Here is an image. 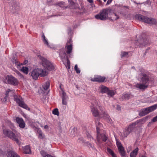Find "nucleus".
<instances>
[{
  "label": "nucleus",
  "mask_w": 157,
  "mask_h": 157,
  "mask_svg": "<svg viewBox=\"0 0 157 157\" xmlns=\"http://www.w3.org/2000/svg\"><path fill=\"white\" fill-rule=\"evenodd\" d=\"M115 94L114 91L113 90H108L107 92L108 96L111 97L113 96Z\"/></svg>",
  "instance_id": "obj_32"
},
{
  "label": "nucleus",
  "mask_w": 157,
  "mask_h": 157,
  "mask_svg": "<svg viewBox=\"0 0 157 157\" xmlns=\"http://www.w3.org/2000/svg\"><path fill=\"white\" fill-rule=\"evenodd\" d=\"M31 75L34 79H37L40 76L38 68L33 70L31 73Z\"/></svg>",
  "instance_id": "obj_16"
},
{
  "label": "nucleus",
  "mask_w": 157,
  "mask_h": 157,
  "mask_svg": "<svg viewBox=\"0 0 157 157\" xmlns=\"http://www.w3.org/2000/svg\"><path fill=\"white\" fill-rule=\"evenodd\" d=\"M89 145L91 147H93V145H92L90 144H89Z\"/></svg>",
  "instance_id": "obj_58"
},
{
  "label": "nucleus",
  "mask_w": 157,
  "mask_h": 157,
  "mask_svg": "<svg viewBox=\"0 0 157 157\" xmlns=\"http://www.w3.org/2000/svg\"><path fill=\"white\" fill-rule=\"evenodd\" d=\"M112 157H117L116 154L115 153H113V155H111Z\"/></svg>",
  "instance_id": "obj_53"
},
{
  "label": "nucleus",
  "mask_w": 157,
  "mask_h": 157,
  "mask_svg": "<svg viewBox=\"0 0 157 157\" xmlns=\"http://www.w3.org/2000/svg\"><path fill=\"white\" fill-rule=\"evenodd\" d=\"M42 37L43 38V41L44 43L46 44L48 46H49V44L48 41V40L47 39H46L45 38V37L44 34L43 33L42 36Z\"/></svg>",
  "instance_id": "obj_31"
},
{
  "label": "nucleus",
  "mask_w": 157,
  "mask_h": 157,
  "mask_svg": "<svg viewBox=\"0 0 157 157\" xmlns=\"http://www.w3.org/2000/svg\"><path fill=\"white\" fill-rule=\"evenodd\" d=\"M112 0H108L107 2V4H110L111 2H112Z\"/></svg>",
  "instance_id": "obj_47"
},
{
  "label": "nucleus",
  "mask_w": 157,
  "mask_h": 157,
  "mask_svg": "<svg viewBox=\"0 0 157 157\" xmlns=\"http://www.w3.org/2000/svg\"><path fill=\"white\" fill-rule=\"evenodd\" d=\"M13 63H17V61H16V60H13Z\"/></svg>",
  "instance_id": "obj_57"
},
{
  "label": "nucleus",
  "mask_w": 157,
  "mask_h": 157,
  "mask_svg": "<svg viewBox=\"0 0 157 157\" xmlns=\"http://www.w3.org/2000/svg\"><path fill=\"white\" fill-rule=\"evenodd\" d=\"M7 122L8 124L9 125L12 124H11V122L9 120H7Z\"/></svg>",
  "instance_id": "obj_49"
},
{
  "label": "nucleus",
  "mask_w": 157,
  "mask_h": 157,
  "mask_svg": "<svg viewBox=\"0 0 157 157\" xmlns=\"http://www.w3.org/2000/svg\"><path fill=\"white\" fill-rule=\"evenodd\" d=\"M140 43L142 45L144 46H147L150 44V42L149 40L147 39H144L140 40Z\"/></svg>",
  "instance_id": "obj_19"
},
{
  "label": "nucleus",
  "mask_w": 157,
  "mask_h": 157,
  "mask_svg": "<svg viewBox=\"0 0 157 157\" xmlns=\"http://www.w3.org/2000/svg\"><path fill=\"white\" fill-rule=\"evenodd\" d=\"M17 122L19 126L21 128H23L25 126V123L22 118L17 117L16 119Z\"/></svg>",
  "instance_id": "obj_17"
},
{
  "label": "nucleus",
  "mask_w": 157,
  "mask_h": 157,
  "mask_svg": "<svg viewBox=\"0 0 157 157\" xmlns=\"http://www.w3.org/2000/svg\"><path fill=\"white\" fill-rule=\"evenodd\" d=\"M97 1H98L99 2H100V0H97Z\"/></svg>",
  "instance_id": "obj_61"
},
{
  "label": "nucleus",
  "mask_w": 157,
  "mask_h": 157,
  "mask_svg": "<svg viewBox=\"0 0 157 157\" xmlns=\"http://www.w3.org/2000/svg\"><path fill=\"white\" fill-rule=\"evenodd\" d=\"M44 137V135L42 133L40 132L39 133V138L41 139H43Z\"/></svg>",
  "instance_id": "obj_38"
},
{
  "label": "nucleus",
  "mask_w": 157,
  "mask_h": 157,
  "mask_svg": "<svg viewBox=\"0 0 157 157\" xmlns=\"http://www.w3.org/2000/svg\"><path fill=\"white\" fill-rule=\"evenodd\" d=\"M52 113L55 115L59 116V113L58 109L57 108L54 109L52 111Z\"/></svg>",
  "instance_id": "obj_34"
},
{
  "label": "nucleus",
  "mask_w": 157,
  "mask_h": 157,
  "mask_svg": "<svg viewBox=\"0 0 157 157\" xmlns=\"http://www.w3.org/2000/svg\"><path fill=\"white\" fill-rule=\"evenodd\" d=\"M100 110L101 112L100 117H102L104 119L108 121L109 122H111V120L106 112L105 111L104 108L101 107V108H100Z\"/></svg>",
  "instance_id": "obj_13"
},
{
  "label": "nucleus",
  "mask_w": 157,
  "mask_h": 157,
  "mask_svg": "<svg viewBox=\"0 0 157 157\" xmlns=\"http://www.w3.org/2000/svg\"><path fill=\"white\" fill-rule=\"evenodd\" d=\"M128 55V53L127 52H122V54L121 55V57H124V56H126Z\"/></svg>",
  "instance_id": "obj_41"
},
{
  "label": "nucleus",
  "mask_w": 157,
  "mask_h": 157,
  "mask_svg": "<svg viewBox=\"0 0 157 157\" xmlns=\"http://www.w3.org/2000/svg\"><path fill=\"white\" fill-rule=\"evenodd\" d=\"M113 16H116V18H115V19H118V18H119V17H118V16H117L116 15V14H115V13H114V14L113 15Z\"/></svg>",
  "instance_id": "obj_50"
},
{
  "label": "nucleus",
  "mask_w": 157,
  "mask_h": 157,
  "mask_svg": "<svg viewBox=\"0 0 157 157\" xmlns=\"http://www.w3.org/2000/svg\"><path fill=\"white\" fill-rule=\"evenodd\" d=\"M149 113L155 110L157 108V104H155L152 106L146 108Z\"/></svg>",
  "instance_id": "obj_22"
},
{
  "label": "nucleus",
  "mask_w": 157,
  "mask_h": 157,
  "mask_svg": "<svg viewBox=\"0 0 157 157\" xmlns=\"http://www.w3.org/2000/svg\"><path fill=\"white\" fill-rule=\"evenodd\" d=\"M106 0H103L104 1V2H106Z\"/></svg>",
  "instance_id": "obj_60"
},
{
  "label": "nucleus",
  "mask_w": 157,
  "mask_h": 157,
  "mask_svg": "<svg viewBox=\"0 0 157 157\" xmlns=\"http://www.w3.org/2000/svg\"><path fill=\"white\" fill-rule=\"evenodd\" d=\"M87 1L89 2L90 3H92L93 2V0H87Z\"/></svg>",
  "instance_id": "obj_54"
},
{
  "label": "nucleus",
  "mask_w": 157,
  "mask_h": 157,
  "mask_svg": "<svg viewBox=\"0 0 157 157\" xmlns=\"http://www.w3.org/2000/svg\"><path fill=\"white\" fill-rule=\"evenodd\" d=\"M130 132L127 128L124 130V132L121 134L122 136L125 138L130 133Z\"/></svg>",
  "instance_id": "obj_28"
},
{
  "label": "nucleus",
  "mask_w": 157,
  "mask_h": 157,
  "mask_svg": "<svg viewBox=\"0 0 157 157\" xmlns=\"http://www.w3.org/2000/svg\"><path fill=\"white\" fill-rule=\"evenodd\" d=\"M15 72L17 75L20 76L21 78H23V75H21L19 71L16 70L15 71Z\"/></svg>",
  "instance_id": "obj_42"
},
{
  "label": "nucleus",
  "mask_w": 157,
  "mask_h": 157,
  "mask_svg": "<svg viewBox=\"0 0 157 157\" xmlns=\"http://www.w3.org/2000/svg\"><path fill=\"white\" fill-rule=\"evenodd\" d=\"M77 129L75 128H71L69 131L70 133L71 136L74 137L75 136V134L76 133Z\"/></svg>",
  "instance_id": "obj_25"
},
{
  "label": "nucleus",
  "mask_w": 157,
  "mask_h": 157,
  "mask_svg": "<svg viewBox=\"0 0 157 157\" xmlns=\"http://www.w3.org/2000/svg\"><path fill=\"white\" fill-rule=\"evenodd\" d=\"M156 121H157V116L153 117L151 121L152 122H155Z\"/></svg>",
  "instance_id": "obj_44"
},
{
  "label": "nucleus",
  "mask_w": 157,
  "mask_h": 157,
  "mask_svg": "<svg viewBox=\"0 0 157 157\" xmlns=\"http://www.w3.org/2000/svg\"><path fill=\"white\" fill-rule=\"evenodd\" d=\"M14 91L13 90H11L10 89H8L6 91V96H8L9 95V93H13Z\"/></svg>",
  "instance_id": "obj_39"
},
{
  "label": "nucleus",
  "mask_w": 157,
  "mask_h": 157,
  "mask_svg": "<svg viewBox=\"0 0 157 157\" xmlns=\"http://www.w3.org/2000/svg\"><path fill=\"white\" fill-rule=\"evenodd\" d=\"M67 96L66 95V93L64 92L63 91L62 95V104L64 105H66L67 104V102L66 101L67 98Z\"/></svg>",
  "instance_id": "obj_21"
},
{
  "label": "nucleus",
  "mask_w": 157,
  "mask_h": 157,
  "mask_svg": "<svg viewBox=\"0 0 157 157\" xmlns=\"http://www.w3.org/2000/svg\"><path fill=\"white\" fill-rule=\"evenodd\" d=\"M91 105L90 106L91 111L93 116L97 117L100 116L99 112L96 106H98L100 109L101 108L99 103L97 100H95L91 103Z\"/></svg>",
  "instance_id": "obj_4"
},
{
  "label": "nucleus",
  "mask_w": 157,
  "mask_h": 157,
  "mask_svg": "<svg viewBox=\"0 0 157 157\" xmlns=\"http://www.w3.org/2000/svg\"><path fill=\"white\" fill-rule=\"evenodd\" d=\"M21 71L23 73L27 74L28 72V68L26 67H23L21 69Z\"/></svg>",
  "instance_id": "obj_33"
},
{
  "label": "nucleus",
  "mask_w": 157,
  "mask_h": 157,
  "mask_svg": "<svg viewBox=\"0 0 157 157\" xmlns=\"http://www.w3.org/2000/svg\"><path fill=\"white\" fill-rule=\"evenodd\" d=\"M68 2H70V3L72 5H73L74 4V3L72 1V0H68Z\"/></svg>",
  "instance_id": "obj_48"
},
{
  "label": "nucleus",
  "mask_w": 157,
  "mask_h": 157,
  "mask_svg": "<svg viewBox=\"0 0 157 157\" xmlns=\"http://www.w3.org/2000/svg\"><path fill=\"white\" fill-rule=\"evenodd\" d=\"M14 100L16 101L19 106L27 110H29V108L25 103L21 97L20 96L18 97L17 96H14Z\"/></svg>",
  "instance_id": "obj_10"
},
{
  "label": "nucleus",
  "mask_w": 157,
  "mask_h": 157,
  "mask_svg": "<svg viewBox=\"0 0 157 157\" xmlns=\"http://www.w3.org/2000/svg\"><path fill=\"white\" fill-rule=\"evenodd\" d=\"M117 109L118 110H120L121 109L120 106L119 105H117Z\"/></svg>",
  "instance_id": "obj_52"
},
{
  "label": "nucleus",
  "mask_w": 157,
  "mask_h": 157,
  "mask_svg": "<svg viewBox=\"0 0 157 157\" xmlns=\"http://www.w3.org/2000/svg\"><path fill=\"white\" fill-rule=\"evenodd\" d=\"M135 18L140 21L149 24H155L157 22L155 19L149 18L140 14H136L135 16Z\"/></svg>",
  "instance_id": "obj_3"
},
{
  "label": "nucleus",
  "mask_w": 157,
  "mask_h": 157,
  "mask_svg": "<svg viewBox=\"0 0 157 157\" xmlns=\"http://www.w3.org/2000/svg\"><path fill=\"white\" fill-rule=\"evenodd\" d=\"M72 41L71 39H70L68 40L67 42V44L65 47V50L64 49H61L59 51V53L60 52L61 50L62 49H63L65 52L66 54V55L67 56V55H68L69 56V55L71 53L72 50Z\"/></svg>",
  "instance_id": "obj_9"
},
{
  "label": "nucleus",
  "mask_w": 157,
  "mask_h": 157,
  "mask_svg": "<svg viewBox=\"0 0 157 157\" xmlns=\"http://www.w3.org/2000/svg\"><path fill=\"white\" fill-rule=\"evenodd\" d=\"M40 76L41 77H44L46 76L48 74V72L45 69L43 70L41 68H38Z\"/></svg>",
  "instance_id": "obj_20"
},
{
  "label": "nucleus",
  "mask_w": 157,
  "mask_h": 157,
  "mask_svg": "<svg viewBox=\"0 0 157 157\" xmlns=\"http://www.w3.org/2000/svg\"><path fill=\"white\" fill-rule=\"evenodd\" d=\"M87 138H88V139H89L90 140H91V139H93L91 137V135L89 134H87Z\"/></svg>",
  "instance_id": "obj_46"
},
{
  "label": "nucleus",
  "mask_w": 157,
  "mask_h": 157,
  "mask_svg": "<svg viewBox=\"0 0 157 157\" xmlns=\"http://www.w3.org/2000/svg\"><path fill=\"white\" fill-rule=\"evenodd\" d=\"M59 88L62 90H63V89L62 88V84H60Z\"/></svg>",
  "instance_id": "obj_56"
},
{
  "label": "nucleus",
  "mask_w": 157,
  "mask_h": 157,
  "mask_svg": "<svg viewBox=\"0 0 157 157\" xmlns=\"http://www.w3.org/2000/svg\"><path fill=\"white\" fill-rule=\"evenodd\" d=\"M75 70L77 73L79 74L80 72V70L78 68L77 65L76 64L75 66Z\"/></svg>",
  "instance_id": "obj_35"
},
{
  "label": "nucleus",
  "mask_w": 157,
  "mask_h": 157,
  "mask_svg": "<svg viewBox=\"0 0 157 157\" xmlns=\"http://www.w3.org/2000/svg\"><path fill=\"white\" fill-rule=\"evenodd\" d=\"M141 157H146V156H144V155H143L142 156H141Z\"/></svg>",
  "instance_id": "obj_59"
},
{
  "label": "nucleus",
  "mask_w": 157,
  "mask_h": 157,
  "mask_svg": "<svg viewBox=\"0 0 157 157\" xmlns=\"http://www.w3.org/2000/svg\"><path fill=\"white\" fill-rule=\"evenodd\" d=\"M44 128L45 129H48L49 128V127L47 125H45L44 126Z\"/></svg>",
  "instance_id": "obj_51"
},
{
  "label": "nucleus",
  "mask_w": 157,
  "mask_h": 157,
  "mask_svg": "<svg viewBox=\"0 0 157 157\" xmlns=\"http://www.w3.org/2000/svg\"><path fill=\"white\" fill-rule=\"evenodd\" d=\"M149 79V77L146 74L142 73L140 75L139 78V81L141 83L136 84L135 86L140 90H144L148 87L150 82Z\"/></svg>",
  "instance_id": "obj_1"
},
{
  "label": "nucleus",
  "mask_w": 157,
  "mask_h": 157,
  "mask_svg": "<svg viewBox=\"0 0 157 157\" xmlns=\"http://www.w3.org/2000/svg\"><path fill=\"white\" fill-rule=\"evenodd\" d=\"M148 116L144 118L137 120L135 122L132 123L130 124L127 128V129L131 132L133 131L136 128V125H140L144 124L147 120L148 118Z\"/></svg>",
  "instance_id": "obj_5"
},
{
  "label": "nucleus",
  "mask_w": 157,
  "mask_h": 157,
  "mask_svg": "<svg viewBox=\"0 0 157 157\" xmlns=\"http://www.w3.org/2000/svg\"><path fill=\"white\" fill-rule=\"evenodd\" d=\"M116 141L117 145L119 152L121 156H124L125 155V153L124 147L120 142L117 140H116Z\"/></svg>",
  "instance_id": "obj_14"
},
{
  "label": "nucleus",
  "mask_w": 157,
  "mask_h": 157,
  "mask_svg": "<svg viewBox=\"0 0 157 157\" xmlns=\"http://www.w3.org/2000/svg\"><path fill=\"white\" fill-rule=\"evenodd\" d=\"M4 81L6 83L13 86L17 85L18 83V80L12 75L6 76L5 79H4Z\"/></svg>",
  "instance_id": "obj_7"
},
{
  "label": "nucleus",
  "mask_w": 157,
  "mask_h": 157,
  "mask_svg": "<svg viewBox=\"0 0 157 157\" xmlns=\"http://www.w3.org/2000/svg\"><path fill=\"white\" fill-rule=\"evenodd\" d=\"M109 9H104L101 10L99 14L95 15V18L102 20H106L108 17Z\"/></svg>",
  "instance_id": "obj_8"
},
{
  "label": "nucleus",
  "mask_w": 157,
  "mask_h": 157,
  "mask_svg": "<svg viewBox=\"0 0 157 157\" xmlns=\"http://www.w3.org/2000/svg\"><path fill=\"white\" fill-rule=\"evenodd\" d=\"M15 72L17 75L20 76L21 78H23V75H21L19 71L16 70L15 71Z\"/></svg>",
  "instance_id": "obj_43"
},
{
  "label": "nucleus",
  "mask_w": 157,
  "mask_h": 157,
  "mask_svg": "<svg viewBox=\"0 0 157 157\" xmlns=\"http://www.w3.org/2000/svg\"><path fill=\"white\" fill-rule=\"evenodd\" d=\"M38 57L42 61V65L45 69L48 71H51L54 69L53 65L48 60L41 56H38Z\"/></svg>",
  "instance_id": "obj_6"
},
{
  "label": "nucleus",
  "mask_w": 157,
  "mask_h": 157,
  "mask_svg": "<svg viewBox=\"0 0 157 157\" xmlns=\"http://www.w3.org/2000/svg\"><path fill=\"white\" fill-rule=\"evenodd\" d=\"M14 132L15 133L7 129H4L3 131V134L5 136L15 141L17 143H18L19 139L20 137V134L19 133L15 131Z\"/></svg>",
  "instance_id": "obj_2"
},
{
  "label": "nucleus",
  "mask_w": 157,
  "mask_h": 157,
  "mask_svg": "<svg viewBox=\"0 0 157 157\" xmlns=\"http://www.w3.org/2000/svg\"><path fill=\"white\" fill-rule=\"evenodd\" d=\"M138 148L136 147L130 153V157H136L138 153Z\"/></svg>",
  "instance_id": "obj_23"
},
{
  "label": "nucleus",
  "mask_w": 157,
  "mask_h": 157,
  "mask_svg": "<svg viewBox=\"0 0 157 157\" xmlns=\"http://www.w3.org/2000/svg\"><path fill=\"white\" fill-rule=\"evenodd\" d=\"M149 113L147 108L143 109L140 113V115L142 116H143Z\"/></svg>",
  "instance_id": "obj_27"
},
{
  "label": "nucleus",
  "mask_w": 157,
  "mask_h": 157,
  "mask_svg": "<svg viewBox=\"0 0 157 157\" xmlns=\"http://www.w3.org/2000/svg\"><path fill=\"white\" fill-rule=\"evenodd\" d=\"M13 8H14V9L16 11L20 9L19 6L18 5H16V7L14 6Z\"/></svg>",
  "instance_id": "obj_45"
},
{
  "label": "nucleus",
  "mask_w": 157,
  "mask_h": 157,
  "mask_svg": "<svg viewBox=\"0 0 157 157\" xmlns=\"http://www.w3.org/2000/svg\"><path fill=\"white\" fill-rule=\"evenodd\" d=\"M1 151L0 150V153L1 152Z\"/></svg>",
  "instance_id": "obj_62"
},
{
  "label": "nucleus",
  "mask_w": 157,
  "mask_h": 157,
  "mask_svg": "<svg viewBox=\"0 0 157 157\" xmlns=\"http://www.w3.org/2000/svg\"><path fill=\"white\" fill-rule=\"evenodd\" d=\"M7 157H20L17 154L13 151H10L7 154Z\"/></svg>",
  "instance_id": "obj_18"
},
{
  "label": "nucleus",
  "mask_w": 157,
  "mask_h": 157,
  "mask_svg": "<svg viewBox=\"0 0 157 157\" xmlns=\"http://www.w3.org/2000/svg\"><path fill=\"white\" fill-rule=\"evenodd\" d=\"M50 86V82L49 81H47L43 85V89L45 90H47Z\"/></svg>",
  "instance_id": "obj_30"
},
{
  "label": "nucleus",
  "mask_w": 157,
  "mask_h": 157,
  "mask_svg": "<svg viewBox=\"0 0 157 157\" xmlns=\"http://www.w3.org/2000/svg\"><path fill=\"white\" fill-rule=\"evenodd\" d=\"M100 89L101 93L102 94L106 93L108 92L109 90V89L108 88L103 86H100Z\"/></svg>",
  "instance_id": "obj_24"
},
{
  "label": "nucleus",
  "mask_w": 157,
  "mask_h": 157,
  "mask_svg": "<svg viewBox=\"0 0 157 157\" xmlns=\"http://www.w3.org/2000/svg\"><path fill=\"white\" fill-rule=\"evenodd\" d=\"M24 153L25 154H29L31 152V149L29 146H25L23 149Z\"/></svg>",
  "instance_id": "obj_26"
},
{
  "label": "nucleus",
  "mask_w": 157,
  "mask_h": 157,
  "mask_svg": "<svg viewBox=\"0 0 157 157\" xmlns=\"http://www.w3.org/2000/svg\"><path fill=\"white\" fill-rule=\"evenodd\" d=\"M59 55L62 59H67V63L66 66L67 69H70V61L68 59V56L66 55V54L63 49L61 50L60 52L59 53Z\"/></svg>",
  "instance_id": "obj_12"
},
{
  "label": "nucleus",
  "mask_w": 157,
  "mask_h": 157,
  "mask_svg": "<svg viewBox=\"0 0 157 157\" xmlns=\"http://www.w3.org/2000/svg\"><path fill=\"white\" fill-rule=\"evenodd\" d=\"M105 79V77L104 76H97L91 79V80L93 82H103Z\"/></svg>",
  "instance_id": "obj_15"
},
{
  "label": "nucleus",
  "mask_w": 157,
  "mask_h": 157,
  "mask_svg": "<svg viewBox=\"0 0 157 157\" xmlns=\"http://www.w3.org/2000/svg\"><path fill=\"white\" fill-rule=\"evenodd\" d=\"M54 5L56 6H59L62 8H63L65 7V3L63 2H59L55 3Z\"/></svg>",
  "instance_id": "obj_29"
},
{
  "label": "nucleus",
  "mask_w": 157,
  "mask_h": 157,
  "mask_svg": "<svg viewBox=\"0 0 157 157\" xmlns=\"http://www.w3.org/2000/svg\"><path fill=\"white\" fill-rule=\"evenodd\" d=\"M152 123V122L151 121L150 122H149V123L147 124V126L149 127L151 125V124Z\"/></svg>",
  "instance_id": "obj_55"
},
{
  "label": "nucleus",
  "mask_w": 157,
  "mask_h": 157,
  "mask_svg": "<svg viewBox=\"0 0 157 157\" xmlns=\"http://www.w3.org/2000/svg\"><path fill=\"white\" fill-rule=\"evenodd\" d=\"M96 128L97 127V126H98V127H99L98 131L99 132L100 128L102 126V125L99 122H96Z\"/></svg>",
  "instance_id": "obj_40"
},
{
  "label": "nucleus",
  "mask_w": 157,
  "mask_h": 157,
  "mask_svg": "<svg viewBox=\"0 0 157 157\" xmlns=\"http://www.w3.org/2000/svg\"><path fill=\"white\" fill-rule=\"evenodd\" d=\"M107 151L109 154L111 155L114 153V152L109 148H107Z\"/></svg>",
  "instance_id": "obj_37"
},
{
  "label": "nucleus",
  "mask_w": 157,
  "mask_h": 157,
  "mask_svg": "<svg viewBox=\"0 0 157 157\" xmlns=\"http://www.w3.org/2000/svg\"><path fill=\"white\" fill-rule=\"evenodd\" d=\"M99 127L97 126V132L98 133L97 140L98 144L101 143L102 141L105 142L107 140V137L104 134H100L98 131Z\"/></svg>",
  "instance_id": "obj_11"
},
{
  "label": "nucleus",
  "mask_w": 157,
  "mask_h": 157,
  "mask_svg": "<svg viewBox=\"0 0 157 157\" xmlns=\"http://www.w3.org/2000/svg\"><path fill=\"white\" fill-rule=\"evenodd\" d=\"M123 97L125 99L129 98L130 96L128 93L124 94L122 95Z\"/></svg>",
  "instance_id": "obj_36"
}]
</instances>
